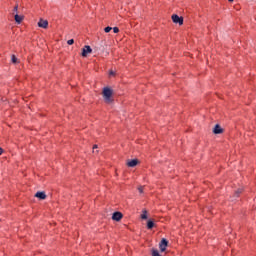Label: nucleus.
Wrapping results in <instances>:
<instances>
[{"label":"nucleus","instance_id":"nucleus-1","mask_svg":"<svg viewBox=\"0 0 256 256\" xmlns=\"http://www.w3.org/2000/svg\"><path fill=\"white\" fill-rule=\"evenodd\" d=\"M102 95L104 97L105 103L113 102V99L111 98V97H113V90L111 88H109V87L103 88Z\"/></svg>","mask_w":256,"mask_h":256},{"label":"nucleus","instance_id":"nucleus-2","mask_svg":"<svg viewBox=\"0 0 256 256\" xmlns=\"http://www.w3.org/2000/svg\"><path fill=\"white\" fill-rule=\"evenodd\" d=\"M167 245H169V241H167V239L163 238L159 243V248H160L161 253H164V251H166Z\"/></svg>","mask_w":256,"mask_h":256},{"label":"nucleus","instance_id":"nucleus-3","mask_svg":"<svg viewBox=\"0 0 256 256\" xmlns=\"http://www.w3.org/2000/svg\"><path fill=\"white\" fill-rule=\"evenodd\" d=\"M172 21L178 25H183V17H179V15L173 14Z\"/></svg>","mask_w":256,"mask_h":256},{"label":"nucleus","instance_id":"nucleus-4","mask_svg":"<svg viewBox=\"0 0 256 256\" xmlns=\"http://www.w3.org/2000/svg\"><path fill=\"white\" fill-rule=\"evenodd\" d=\"M88 53H93V49H91V46H84L82 49V57H87Z\"/></svg>","mask_w":256,"mask_h":256},{"label":"nucleus","instance_id":"nucleus-5","mask_svg":"<svg viewBox=\"0 0 256 256\" xmlns=\"http://www.w3.org/2000/svg\"><path fill=\"white\" fill-rule=\"evenodd\" d=\"M38 27H41L42 29H47V27H49V22L47 20L40 19L38 22Z\"/></svg>","mask_w":256,"mask_h":256},{"label":"nucleus","instance_id":"nucleus-6","mask_svg":"<svg viewBox=\"0 0 256 256\" xmlns=\"http://www.w3.org/2000/svg\"><path fill=\"white\" fill-rule=\"evenodd\" d=\"M113 221H120L123 219V214L121 212H114L112 215Z\"/></svg>","mask_w":256,"mask_h":256},{"label":"nucleus","instance_id":"nucleus-7","mask_svg":"<svg viewBox=\"0 0 256 256\" xmlns=\"http://www.w3.org/2000/svg\"><path fill=\"white\" fill-rule=\"evenodd\" d=\"M214 135H221L223 133V128L219 124H216L214 129H213Z\"/></svg>","mask_w":256,"mask_h":256},{"label":"nucleus","instance_id":"nucleus-8","mask_svg":"<svg viewBox=\"0 0 256 256\" xmlns=\"http://www.w3.org/2000/svg\"><path fill=\"white\" fill-rule=\"evenodd\" d=\"M127 165L129 167H137V165H139V160L137 159L128 160Z\"/></svg>","mask_w":256,"mask_h":256},{"label":"nucleus","instance_id":"nucleus-9","mask_svg":"<svg viewBox=\"0 0 256 256\" xmlns=\"http://www.w3.org/2000/svg\"><path fill=\"white\" fill-rule=\"evenodd\" d=\"M35 197H37V199L45 200L47 199V194H45V192H37Z\"/></svg>","mask_w":256,"mask_h":256},{"label":"nucleus","instance_id":"nucleus-10","mask_svg":"<svg viewBox=\"0 0 256 256\" xmlns=\"http://www.w3.org/2000/svg\"><path fill=\"white\" fill-rule=\"evenodd\" d=\"M147 227H148V229H153V227H155V223L153 221L149 220L147 223Z\"/></svg>","mask_w":256,"mask_h":256},{"label":"nucleus","instance_id":"nucleus-11","mask_svg":"<svg viewBox=\"0 0 256 256\" xmlns=\"http://www.w3.org/2000/svg\"><path fill=\"white\" fill-rule=\"evenodd\" d=\"M15 21H16V23H21V21H23V17H21L18 14H16L15 15Z\"/></svg>","mask_w":256,"mask_h":256},{"label":"nucleus","instance_id":"nucleus-12","mask_svg":"<svg viewBox=\"0 0 256 256\" xmlns=\"http://www.w3.org/2000/svg\"><path fill=\"white\" fill-rule=\"evenodd\" d=\"M141 219H147V210H143V213L141 214Z\"/></svg>","mask_w":256,"mask_h":256},{"label":"nucleus","instance_id":"nucleus-13","mask_svg":"<svg viewBox=\"0 0 256 256\" xmlns=\"http://www.w3.org/2000/svg\"><path fill=\"white\" fill-rule=\"evenodd\" d=\"M152 256H161V254H159L158 250L153 249L152 250Z\"/></svg>","mask_w":256,"mask_h":256},{"label":"nucleus","instance_id":"nucleus-14","mask_svg":"<svg viewBox=\"0 0 256 256\" xmlns=\"http://www.w3.org/2000/svg\"><path fill=\"white\" fill-rule=\"evenodd\" d=\"M112 30H113V28H111L110 26H108L104 29L105 33H110Z\"/></svg>","mask_w":256,"mask_h":256},{"label":"nucleus","instance_id":"nucleus-15","mask_svg":"<svg viewBox=\"0 0 256 256\" xmlns=\"http://www.w3.org/2000/svg\"><path fill=\"white\" fill-rule=\"evenodd\" d=\"M240 193H243V189H238L236 192H235V195H236V197H239V194Z\"/></svg>","mask_w":256,"mask_h":256},{"label":"nucleus","instance_id":"nucleus-16","mask_svg":"<svg viewBox=\"0 0 256 256\" xmlns=\"http://www.w3.org/2000/svg\"><path fill=\"white\" fill-rule=\"evenodd\" d=\"M11 61L12 63H17V57L15 55H12Z\"/></svg>","mask_w":256,"mask_h":256},{"label":"nucleus","instance_id":"nucleus-17","mask_svg":"<svg viewBox=\"0 0 256 256\" xmlns=\"http://www.w3.org/2000/svg\"><path fill=\"white\" fill-rule=\"evenodd\" d=\"M67 43H68L69 45H73V43H75V40L70 39V40L67 41Z\"/></svg>","mask_w":256,"mask_h":256},{"label":"nucleus","instance_id":"nucleus-18","mask_svg":"<svg viewBox=\"0 0 256 256\" xmlns=\"http://www.w3.org/2000/svg\"><path fill=\"white\" fill-rule=\"evenodd\" d=\"M143 189H144V186H140V187H138V191H139V193H143Z\"/></svg>","mask_w":256,"mask_h":256},{"label":"nucleus","instance_id":"nucleus-19","mask_svg":"<svg viewBox=\"0 0 256 256\" xmlns=\"http://www.w3.org/2000/svg\"><path fill=\"white\" fill-rule=\"evenodd\" d=\"M112 29H113L114 33H119V28L114 27V28H112Z\"/></svg>","mask_w":256,"mask_h":256},{"label":"nucleus","instance_id":"nucleus-20","mask_svg":"<svg viewBox=\"0 0 256 256\" xmlns=\"http://www.w3.org/2000/svg\"><path fill=\"white\" fill-rule=\"evenodd\" d=\"M0 155H3V148H0Z\"/></svg>","mask_w":256,"mask_h":256},{"label":"nucleus","instance_id":"nucleus-21","mask_svg":"<svg viewBox=\"0 0 256 256\" xmlns=\"http://www.w3.org/2000/svg\"><path fill=\"white\" fill-rule=\"evenodd\" d=\"M17 9H19V6L14 7V11H17Z\"/></svg>","mask_w":256,"mask_h":256},{"label":"nucleus","instance_id":"nucleus-22","mask_svg":"<svg viewBox=\"0 0 256 256\" xmlns=\"http://www.w3.org/2000/svg\"><path fill=\"white\" fill-rule=\"evenodd\" d=\"M97 148H98V146H97V145H94V146H93V149H94V150H95V149H97Z\"/></svg>","mask_w":256,"mask_h":256},{"label":"nucleus","instance_id":"nucleus-23","mask_svg":"<svg viewBox=\"0 0 256 256\" xmlns=\"http://www.w3.org/2000/svg\"><path fill=\"white\" fill-rule=\"evenodd\" d=\"M110 75H115V73L113 71L110 72Z\"/></svg>","mask_w":256,"mask_h":256},{"label":"nucleus","instance_id":"nucleus-24","mask_svg":"<svg viewBox=\"0 0 256 256\" xmlns=\"http://www.w3.org/2000/svg\"><path fill=\"white\" fill-rule=\"evenodd\" d=\"M228 1L232 2L233 0H228Z\"/></svg>","mask_w":256,"mask_h":256}]
</instances>
